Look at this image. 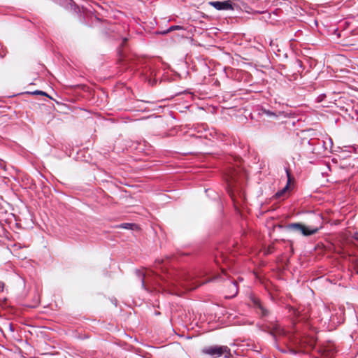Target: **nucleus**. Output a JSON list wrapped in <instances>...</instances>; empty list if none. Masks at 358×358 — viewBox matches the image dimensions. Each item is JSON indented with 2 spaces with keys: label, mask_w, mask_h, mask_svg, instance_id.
<instances>
[{
  "label": "nucleus",
  "mask_w": 358,
  "mask_h": 358,
  "mask_svg": "<svg viewBox=\"0 0 358 358\" xmlns=\"http://www.w3.org/2000/svg\"><path fill=\"white\" fill-rule=\"evenodd\" d=\"M273 246H270L268 248V253H271L273 252Z\"/></svg>",
  "instance_id": "obj_19"
},
{
  "label": "nucleus",
  "mask_w": 358,
  "mask_h": 358,
  "mask_svg": "<svg viewBox=\"0 0 358 358\" xmlns=\"http://www.w3.org/2000/svg\"><path fill=\"white\" fill-rule=\"evenodd\" d=\"M322 227L320 225H306L303 223H290L287 225V229L291 231L296 232L304 236H309L317 234Z\"/></svg>",
  "instance_id": "obj_2"
},
{
  "label": "nucleus",
  "mask_w": 358,
  "mask_h": 358,
  "mask_svg": "<svg viewBox=\"0 0 358 358\" xmlns=\"http://www.w3.org/2000/svg\"><path fill=\"white\" fill-rule=\"evenodd\" d=\"M285 171H286V174L287 176V185L282 190L278 191L275 194V196L276 198H280L281 196H282L285 194V192L287 191V189H289V186L290 183L294 181V178L291 175L290 170L289 169H286Z\"/></svg>",
  "instance_id": "obj_10"
},
{
  "label": "nucleus",
  "mask_w": 358,
  "mask_h": 358,
  "mask_svg": "<svg viewBox=\"0 0 358 358\" xmlns=\"http://www.w3.org/2000/svg\"><path fill=\"white\" fill-rule=\"evenodd\" d=\"M209 4L219 10H234V7L230 0L224 1H210Z\"/></svg>",
  "instance_id": "obj_6"
},
{
  "label": "nucleus",
  "mask_w": 358,
  "mask_h": 358,
  "mask_svg": "<svg viewBox=\"0 0 358 358\" xmlns=\"http://www.w3.org/2000/svg\"><path fill=\"white\" fill-rule=\"evenodd\" d=\"M320 352L324 358H333L336 352V350L333 344H329L327 346L322 347Z\"/></svg>",
  "instance_id": "obj_8"
},
{
  "label": "nucleus",
  "mask_w": 358,
  "mask_h": 358,
  "mask_svg": "<svg viewBox=\"0 0 358 358\" xmlns=\"http://www.w3.org/2000/svg\"><path fill=\"white\" fill-rule=\"evenodd\" d=\"M3 303H6V298H4V299H3Z\"/></svg>",
  "instance_id": "obj_21"
},
{
  "label": "nucleus",
  "mask_w": 358,
  "mask_h": 358,
  "mask_svg": "<svg viewBox=\"0 0 358 358\" xmlns=\"http://www.w3.org/2000/svg\"><path fill=\"white\" fill-rule=\"evenodd\" d=\"M251 306L255 310L256 313L262 317H266L269 312L267 308L262 303L260 300L255 296L251 297Z\"/></svg>",
  "instance_id": "obj_5"
},
{
  "label": "nucleus",
  "mask_w": 358,
  "mask_h": 358,
  "mask_svg": "<svg viewBox=\"0 0 358 358\" xmlns=\"http://www.w3.org/2000/svg\"><path fill=\"white\" fill-rule=\"evenodd\" d=\"M203 283L205 282L194 285L193 282H189V277L183 271L172 269L167 273V287L172 294L180 296L187 291L195 289Z\"/></svg>",
  "instance_id": "obj_1"
},
{
  "label": "nucleus",
  "mask_w": 358,
  "mask_h": 358,
  "mask_svg": "<svg viewBox=\"0 0 358 358\" xmlns=\"http://www.w3.org/2000/svg\"><path fill=\"white\" fill-rule=\"evenodd\" d=\"M117 227L125 229H134V228L136 227V225L135 224L131 223H123L120 225H118Z\"/></svg>",
  "instance_id": "obj_13"
},
{
  "label": "nucleus",
  "mask_w": 358,
  "mask_h": 358,
  "mask_svg": "<svg viewBox=\"0 0 358 358\" xmlns=\"http://www.w3.org/2000/svg\"><path fill=\"white\" fill-rule=\"evenodd\" d=\"M354 237L356 240H358V233L355 234Z\"/></svg>",
  "instance_id": "obj_20"
},
{
  "label": "nucleus",
  "mask_w": 358,
  "mask_h": 358,
  "mask_svg": "<svg viewBox=\"0 0 358 358\" xmlns=\"http://www.w3.org/2000/svg\"><path fill=\"white\" fill-rule=\"evenodd\" d=\"M159 280H161L160 276L155 274L151 275L150 271L146 272L143 275L142 285L145 289L150 290V286L159 285Z\"/></svg>",
  "instance_id": "obj_4"
},
{
  "label": "nucleus",
  "mask_w": 358,
  "mask_h": 358,
  "mask_svg": "<svg viewBox=\"0 0 358 358\" xmlns=\"http://www.w3.org/2000/svg\"><path fill=\"white\" fill-rule=\"evenodd\" d=\"M180 29H184V28L181 26L174 25V26L170 27L166 31L164 32V34H167V33H169V32L175 31V30H180Z\"/></svg>",
  "instance_id": "obj_15"
},
{
  "label": "nucleus",
  "mask_w": 358,
  "mask_h": 358,
  "mask_svg": "<svg viewBox=\"0 0 358 358\" xmlns=\"http://www.w3.org/2000/svg\"><path fill=\"white\" fill-rule=\"evenodd\" d=\"M271 330V334L274 336H281L285 334V330L278 324H271V327H269Z\"/></svg>",
  "instance_id": "obj_12"
},
{
  "label": "nucleus",
  "mask_w": 358,
  "mask_h": 358,
  "mask_svg": "<svg viewBox=\"0 0 358 358\" xmlns=\"http://www.w3.org/2000/svg\"><path fill=\"white\" fill-rule=\"evenodd\" d=\"M201 352L213 358L220 357L222 355H224L225 358H230L232 356L230 348L226 345L207 346L201 350Z\"/></svg>",
  "instance_id": "obj_3"
},
{
  "label": "nucleus",
  "mask_w": 358,
  "mask_h": 358,
  "mask_svg": "<svg viewBox=\"0 0 358 358\" xmlns=\"http://www.w3.org/2000/svg\"><path fill=\"white\" fill-rule=\"evenodd\" d=\"M31 94H41V95H43V96H48L47 94L45 92L39 91V90H36V91H34L33 92H31Z\"/></svg>",
  "instance_id": "obj_16"
},
{
  "label": "nucleus",
  "mask_w": 358,
  "mask_h": 358,
  "mask_svg": "<svg viewBox=\"0 0 358 358\" xmlns=\"http://www.w3.org/2000/svg\"><path fill=\"white\" fill-rule=\"evenodd\" d=\"M263 113L266 115L267 116H269V117H278V115L280 114H281V112H279L278 114L276 113H274V112H272L271 110H263Z\"/></svg>",
  "instance_id": "obj_14"
},
{
  "label": "nucleus",
  "mask_w": 358,
  "mask_h": 358,
  "mask_svg": "<svg viewBox=\"0 0 358 358\" xmlns=\"http://www.w3.org/2000/svg\"><path fill=\"white\" fill-rule=\"evenodd\" d=\"M285 171H286V174L287 176V185L282 190L278 191L275 194V196L276 198H280L281 196H282L285 194V192L287 191V189H289V186L290 183L294 181V178L291 175L290 170L289 169H286Z\"/></svg>",
  "instance_id": "obj_11"
},
{
  "label": "nucleus",
  "mask_w": 358,
  "mask_h": 358,
  "mask_svg": "<svg viewBox=\"0 0 358 358\" xmlns=\"http://www.w3.org/2000/svg\"><path fill=\"white\" fill-rule=\"evenodd\" d=\"M127 41H128V38H124L123 39V41H122V46H124V45H126Z\"/></svg>",
  "instance_id": "obj_18"
},
{
  "label": "nucleus",
  "mask_w": 358,
  "mask_h": 358,
  "mask_svg": "<svg viewBox=\"0 0 358 358\" xmlns=\"http://www.w3.org/2000/svg\"><path fill=\"white\" fill-rule=\"evenodd\" d=\"M4 289V283L2 282H0V293L3 291Z\"/></svg>",
  "instance_id": "obj_17"
},
{
  "label": "nucleus",
  "mask_w": 358,
  "mask_h": 358,
  "mask_svg": "<svg viewBox=\"0 0 358 358\" xmlns=\"http://www.w3.org/2000/svg\"><path fill=\"white\" fill-rule=\"evenodd\" d=\"M227 181L228 182V186L229 187L230 189L229 190V194L232 199V200L235 202L236 201V196L233 192V188L234 187V183L236 182V171H231L230 173H229Z\"/></svg>",
  "instance_id": "obj_7"
},
{
  "label": "nucleus",
  "mask_w": 358,
  "mask_h": 358,
  "mask_svg": "<svg viewBox=\"0 0 358 358\" xmlns=\"http://www.w3.org/2000/svg\"><path fill=\"white\" fill-rule=\"evenodd\" d=\"M238 292V285L236 281H231L229 282V285H227L226 288V297L227 298H232L235 296Z\"/></svg>",
  "instance_id": "obj_9"
}]
</instances>
